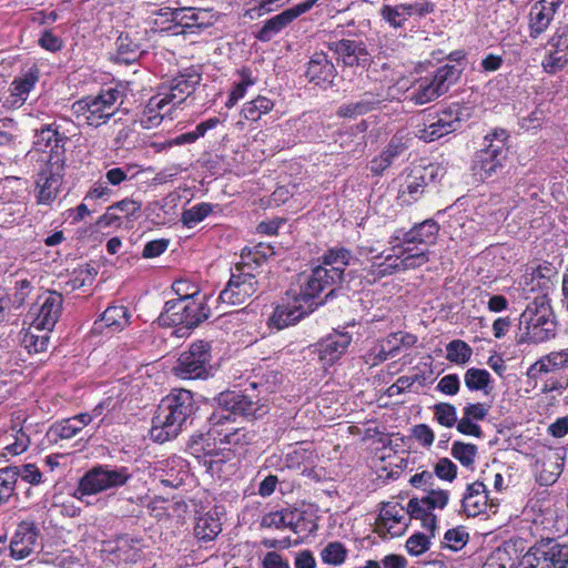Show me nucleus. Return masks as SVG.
Here are the masks:
<instances>
[{
    "mask_svg": "<svg viewBox=\"0 0 568 568\" xmlns=\"http://www.w3.org/2000/svg\"><path fill=\"white\" fill-rule=\"evenodd\" d=\"M195 410L193 395L187 389H174L162 398L152 419V439L164 443L175 438Z\"/></svg>",
    "mask_w": 568,
    "mask_h": 568,
    "instance_id": "nucleus-1",
    "label": "nucleus"
},
{
    "mask_svg": "<svg viewBox=\"0 0 568 568\" xmlns=\"http://www.w3.org/2000/svg\"><path fill=\"white\" fill-rule=\"evenodd\" d=\"M547 293L536 296L520 315L518 343L541 344L555 338L557 322Z\"/></svg>",
    "mask_w": 568,
    "mask_h": 568,
    "instance_id": "nucleus-2",
    "label": "nucleus"
},
{
    "mask_svg": "<svg viewBox=\"0 0 568 568\" xmlns=\"http://www.w3.org/2000/svg\"><path fill=\"white\" fill-rule=\"evenodd\" d=\"M508 138L505 129H495L485 135L484 146L475 153L471 164L473 174L478 180L494 178L504 168Z\"/></svg>",
    "mask_w": 568,
    "mask_h": 568,
    "instance_id": "nucleus-3",
    "label": "nucleus"
},
{
    "mask_svg": "<svg viewBox=\"0 0 568 568\" xmlns=\"http://www.w3.org/2000/svg\"><path fill=\"white\" fill-rule=\"evenodd\" d=\"M205 300L206 295H203L202 298L184 295L182 298L168 301L158 318L159 324L168 327L182 326L185 329L197 326L211 314Z\"/></svg>",
    "mask_w": 568,
    "mask_h": 568,
    "instance_id": "nucleus-4",
    "label": "nucleus"
},
{
    "mask_svg": "<svg viewBox=\"0 0 568 568\" xmlns=\"http://www.w3.org/2000/svg\"><path fill=\"white\" fill-rule=\"evenodd\" d=\"M122 92L115 88L100 91L97 95H88L72 104L73 114L82 118L89 126L100 128L119 110Z\"/></svg>",
    "mask_w": 568,
    "mask_h": 568,
    "instance_id": "nucleus-5",
    "label": "nucleus"
},
{
    "mask_svg": "<svg viewBox=\"0 0 568 568\" xmlns=\"http://www.w3.org/2000/svg\"><path fill=\"white\" fill-rule=\"evenodd\" d=\"M132 477L129 468L112 465H95L80 478L73 497L80 501L85 497L124 486Z\"/></svg>",
    "mask_w": 568,
    "mask_h": 568,
    "instance_id": "nucleus-6",
    "label": "nucleus"
},
{
    "mask_svg": "<svg viewBox=\"0 0 568 568\" xmlns=\"http://www.w3.org/2000/svg\"><path fill=\"white\" fill-rule=\"evenodd\" d=\"M460 75L462 69L456 65L439 67L434 74L420 78L413 84L409 100L417 105L432 102L445 94Z\"/></svg>",
    "mask_w": 568,
    "mask_h": 568,
    "instance_id": "nucleus-7",
    "label": "nucleus"
},
{
    "mask_svg": "<svg viewBox=\"0 0 568 568\" xmlns=\"http://www.w3.org/2000/svg\"><path fill=\"white\" fill-rule=\"evenodd\" d=\"M393 254H387L383 262H373L368 268H364L366 277L372 276L373 281L392 275L397 271L419 267L428 262L427 251L415 250L409 245L393 247Z\"/></svg>",
    "mask_w": 568,
    "mask_h": 568,
    "instance_id": "nucleus-8",
    "label": "nucleus"
},
{
    "mask_svg": "<svg viewBox=\"0 0 568 568\" xmlns=\"http://www.w3.org/2000/svg\"><path fill=\"white\" fill-rule=\"evenodd\" d=\"M253 268L248 262L236 263L225 288L220 293L219 300L224 304L241 305L251 298L260 286Z\"/></svg>",
    "mask_w": 568,
    "mask_h": 568,
    "instance_id": "nucleus-9",
    "label": "nucleus"
},
{
    "mask_svg": "<svg viewBox=\"0 0 568 568\" xmlns=\"http://www.w3.org/2000/svg\"><path fill=\"white\" fill-rule=\"evenodd\" d=\"M470 116L469 108L454 103L438 112L434 118L418 128L416 135L424 141H434L462 126V122Z\"/></svg>",
    "mask_w": 568,
    "mask_h": 568,
    "instance_id": "nucleus-10",
    "label": "nucleus"
},
{
    "mask_svg": "<svg viewBox=\"0 0 568 568\" xmlns=\"http://www.w3.org/2000/svg\"><path fill=\"white\" fill-rule=\"evenodd\" d=\"M217 400L220 407L211 417L213 425L222 424L223 420L230 419L231 415L258 418L267 413L264 404L242 393H222Z\"/></svg>",
    "mask_w": 568,
    "mask_h": 568,
    "instance_id": "nucleus-11",
    "label": "nucleus"
},
{
    "mask_svg": "<svg viewBox=\"0 0 568 568\" xmlns=\"http://www.w3.org/2000/svg\"><path fill=\"white\" fill-rule=\"evenodd\" d=\"M210 361V344L197 341L179 356L173 372L183 379L205 378L209 375Z\"/></svg>",
    "mask_w": 568,
    "mask_h": 568,
    "instance_id": "nucleus-12",
    "label": "nucleus"
},
{
    "mask_svg": "<svg viewBox=\"0 0 568 568\" xmlns=\"http://www.w3.org/2000/svg\"><path fill=\"white\" fill-rule=\"evenodd\" d=\"M343 272L339 268H327L325 266H316L312 273L300 275V292L294 293V301L303 302L305 305L314 304L313 300L317 297L326 288L341 283Z\"/></svg>",
    "mask_w": 568,
    "mask_h": 568,
    "instance_id": "nucleus-13",
    "label": "nucleus"
},
{
    "mask_svg": "<svg viewBox=\"0 0 568 568\" xmlns=\"http://www.w3.org/2000/svg\"><path fill=\"white\" fill-rule=\"evenodd\" d=\"M63 297L57 292H44L32 304L28 316L36 328L52 331L62 312Z\"/></svg>",
    "mask_w": 568,
    "mask_h": 568,
    "instance_id": "nucleus-14",
    "label": "nucleus"
},
{
    "mask_svg": "<svg viewBox=\"0 0 568 568\" xmlns=\"http://www.w3.org/2000/svg\"><path fill=\"white\" fill-rule=\"evenodd\" d=\"M63 178V162L60 156L51 155L37 180V203L50 205L58 196Z\"/></svg>",
    "mask_w": 568,
    "mask_h": 568,
    "instance_id": "nucleus-15",
    "label": "nucleus"
},
{
    "mask_svg": "<svg viewBox=\"0 0 568 568\" xmlns=\"http://www.w3.org/2000/svg\"><path fill=\"white\" fill-rule=\"evenodd\" d=\"M353 341L348 332L334 329L313 345V352L317 355L323 368L333 366L347 353Z\"/></svg>",
    "mask_w": 568,
    "mask_h": 568,
    "instance_id": "nucleus-16",
    "label": "nucleus"
},
{
    "mask_svg": "<svg viewBox=\"0 0 568 568\" xmlns=\"http://www.w3.org/2000/svg\"><path fill=\"white\" fill-rule=\"evenodd\" d=\"M316 2L317 0H305L266 20L256 39L262 42L271 41L296 18L311 10Z\"/></svg>",
    "mask_w": 568,
    "mask_h": 568,
    "instance_id": "nucleus-17",
    "label": "nucleus"
},
{
    "mask_svg": "<svg viewBox=\"0 0 568 568\" xmlns=\"http://www.w3.org/2000/svg\"><path fill=\"white\" fill-rule=\"evenodd\" d=\"M39 537L40 530L34 523L21 521L10 541L11 556L17 560L29 557L40 546Z\"/></svg>",
    "mask_w": 568,
    "mask_h": 568,
    "instance_id": "nucleus-18",
    "label": "nucleus"
},
{
    "mask_svg": "<svg viewBox=\"0 0 568 568\" xmlns=\"http://www.w3.org/2000/svg\"><path fill=\"white\" fill-rule=\"evenodd\" d=\"M551 48L544 58L541 65L547 73H557L568 64V28H558L549 38Z\"/></svg>",
    "mask_w": 568,
    "mask_h": 568,
    "instance_id": "nucleus-19",
    "label": "nucleus"
},
{
    "mask_svg": "<svg viewBox=\"0 0 568 568\" xmlns=\"http://www.w3.org/2000/svg\"><path fill=\"white\" fill-rule=\"evenodd\" d=\"M174 20V27H181V33L193 32V29H204L214 23V16L207 9H196L191 7L174 8V11H166Z\"/></svg>",
    "mask_w": 568,
    "mask_h": 568,
    "instance_id": "nucleus-20",
    "label": "nucleus"
},
{
    "mask_svg": "<svg viewBox=\"0 0 568 568\" xmlns=\"http://www.w3.org/2000/svg\"><path fill=\"white\" fill-rule=\"evenodd\" d=\"M562 4V0H539L529 11V36L537 39L551 23L555 13Z\"/></svg>",
    "mask_w": 568,
    "mask_h": 568,
    "instance_id": "nucleus-21",
    "label": "nucleus"
},
{
    "mask_svg": "<svg viewBox=\"0 0 568 568\" xmlns=\"http://www.w3.org/2000/svg\"><path fill=\"white\" fill-rule=\"evenodd\" d=\"M336 73L334 64L324 52H315L307 63L306 77L315 85L329 87Z\"/></svg>",
    "mask_w": 568,
    "mask_h": 568,
    "instance_id": "nucleus-22",
    "label": "nucleus"
},
{
    "mask_svg": "<svg viewBox=\"0 0 568 568\" xmlns=\"http://www.w3.org/2000/svg\"><path fill=\"white\" fill-rule=\"evenodd\" d=\"M200 74L190 77H176L170 82L169 87L159 94L166 102V104L171 105L173 109L181 104L195 90V87L197 83H200Z\"/></svg>",
    "mask_w": 568,
    "mask_h": 568,
    "instance_id": "nucleus-23",
    "label": "nucleus"
},
{
    "mask_svg": "<svg viewBox=\"0 0 568 568\" xmlns=\"http://www.w3.org/2000/svg\"><path fill=\"white\" fill-rule=\"evenodd\" d=\"M464 513L468 517H476L489 507L486 486L483 481H475L467 486L462 499Z\"/></svg>",
    "mask_w": 568,
    "mask_h": 568,
    "instance_id": "nucleus-24",
    "label": "nucleus"
},
{
    "mask_svg": "<svg viewBox=\"0 0 568 568\" xmlns=\"http://www.w3.org/2000/svg\"><path fill=\"white\" fill-rule=\"evenodd\" d=\"M335 52L347 67H365L371 61V55L363 42L343 39L335 43Z\"/></svg>",
    "mask_w": 568,
    "mask_h": 568,
    "instance_id": "nucleus-25",
    "label": "nucleus"
},
{
    "mask_svg": "<svg viewBox=\"0 0 568 568\" xmlns=\"http://www.w3.org/2000/svg\"><path fill=\"white\" fill-rule=\"evenodd\" d=\"M296 304L280 305L275 308L271 324L278 329L285 328L290 325L297 323L304 315L313 311L312 304L305 305L303 302H296Z\"/></svg>",
    "mask_w": 568,
    "mask_h": 568,
    "instance_id": "nucleus-26",
    "label": "nucleus"
},
{
    "mask_svg": "<svg viewBox=\"0 0 568 568\" xmlns=\"http://www.w3.org/2000/svg\"><path fill=\"white\" fill-rule=\"evenodd\" d=\"M168 106L160 94L152 97L139 118L140 125L146 130L158 128L172 111Z\"/></svg>",
    "mask_w": 568,
    "mask_h": 568,
    "instance_id": "nucleus-27",
    "label": "nucleus"
},
{
    "mask_svg": "<svg viewBox=\"0 0 568 568\" xmlns=\"http://www.w3.org/2000/svg\"><path fill=\"white\" fill-rule=\"evenodd\" d=\"M37 80L38 78L32 73H28L21 79H14L9 87V94L3 101V106L8 109L22 106L34 88Z\"/></svg>",
    "mask_w": 568,
    "mask_h": 568,
    "instance_id": "nucleus-28",
    "label": "nucleus"
},
{
    "mask_svg": "<svg viewBox=\"0 0 568 568\" xmlns=\"http://www.w3.org/2000/svg\"><path fill=\"white\" fill-rule=\"evenodd\" d=\"M407 513L399 504L387 503L381 509L379 525L387 529L390 535H399L405 530Z\"/></svg>",
    "mask_w": 568,
    "mask_h": 568,
    "instance_id": "nucleus-29",
    "label": "nucleus"
},
{
    "mask_svg": "<svg viewBox=\"0 0 568 568\" xmlns=\"http://www.w3.org/2000/svg\"><path fill=\"white\" fill-rule=\"evenodd\" d=\"M91 422L92 416L88 413L79 414L52 425L50 428V434L55 439H71L75 437Z\"/></svg>",
    "mask_w": 568,
    "mask_h": 568,
    "instance_id": "nucleus-30",
    "label": "nucleus"
},
{
    "mask_svg": "<svg viewBox=\"0 0 568 568\" xmlns=\"http://www.w3.org/2000/svg\"><path fill=\"white\" fill-rule=\"evenodd\" d=\"M382 101L379 94L365 92L358 101L342 104L336 114L339 118H356L374 110Z\"/></svg>",
    "mask_w": 568,
    "mask_h": 568,
    "instance_id": "nucleus-31",
    "label": "nucleus"
},
{
    "mask_svg": "<svg viewBox=\"0 0 568 568\" xmlns=\"http://www.w3.org/2000/svg\"><path fill=\"white\" fill-rule=\"evenodd\" d=\"M0 202V224L12 225L19 223L27 212V203L12 199L11 193H3Z\"/></svg>",
    "mask_w": 568,
    "mask_h": 568,
    "instance_id": "nucleus-32",
    "label": "nucleus"
},
{
    "mask_svg": "<svg viewBox=\"0 0 568 568\" xmlns=\"http://www.w3.org/2000/svg\"><path fill=\"white\" fill-rule=\"evenodd\" d=\"M438 232L439 225L437 222L434 220H426L406 232L403 242L405 245L414 243L432 245L436 242Z\"/></svg>",
    "mask_w": 568,
    "mask_h": 568,
    "instance_id": "nucleus-33",
    "label": "nucleus"
},
{
    "mask_svg": "<svg viewBox=\"0 0 568 568\" xmlns=\"http://www.w3.org/2000/svg\"><path fill=\"white\" fill-rule=\"evenodd\" d=\"M426 186L425 175L422 170L412 172L400 185L398 200L406 205L416 202L424 193Z\"/></svg>",
    "mask_w": 568,
    "mask_h": 568,
    "instance_id": "nucleus-34",
    "label": "nucleus"
},
{
    "mask_svg": "<svg viewBox=\"0 0 568 568\" xmlns=\"http://www.w3.org/2000/svg\"><path fill=\"white\" fill-rule=\"evenodd\" d=\"M50 332V329L36 328L34 324L30 323V326L20 333V344L29 354L44 352L49 345Z\"/></svg>",
    "mask_w": 568,
    "mask_h": 568,
    "instance_id": "nucleus-35",
    "label": "nucleus"
},
{
    "mask_svg": "<svg viewBox=\"0 0 568 568\" xmlns=\"http://www.w3.org/2000/svg\"><path fill=\"white\" fill-rule=\"evenodd\" d=\"M129 312L123 305L109 306L101 318L94 323L95 329L108 327L113 332H120L129 325Z\"/></svg>",
    "mask_w": 568,
    "mask_h": 568,
    "instance_id": "nucleus-36",
    "label": "nucleus"
},
{
    "mask_svg": "<svg viewBox=\"0 0 568 568\" xmlns=\"http://www.w3.org/2000/svg\"><path fill=\"white\" fill-rule=\"evenodd\" d=\"M406 513L409 518L419 519L422 521V526L430 531L432 536H434V531L436 529V516L429 510V506L424 503L423 498H412L407 504Z\"/></svg>",
    "mask_w": 568,
    "mask_h": 568,
    "instance_id": "nucleus-37",
    "label": "nucleus"
},
{
    "mask_svg": "<svg viewBox=\"0 0 568 568\" xmlns=\"http://www.w3.org/2000/svg\"><path fill=\"white\" fill-rule=\"evenodd\" d=\"M221 531L220 520L211 515L200 517L194 527L196 538L203 541L213 540Z\"/></svg>",
    "mask_w": 568,
    "mask_h": 568,
    "instance_id": "nucleus-38",
    "label": "nucleus"
},
{
    "mask_svg": "<svg viewBox=\"0 0 568 568\" xmlns=\"http://www.w3.org/2000/svg\"><path fill=\"white\" fill-rule=\"evenodd\" d=\"M273 106L274 103L271 99L260 95L244 104L242 114L248 121H257L263 114L268 113Z\"/></svg>",
    "mask_w": 568,
    "mask_h": 568,
    "instance_id": "nucleus-39",
    "label": "nucleus"
},
{
    "mask_svg": "<svg viewBox=\"0 0 568 568\" xmlns=\"http://www.w3.org/2000/svg\"><path fill=\"white\" fill-rule=\"evenodd\" d=\"M353 260L352 252L345 247L329 248L322 257L323 265L327 268H339L343 273L345 266Z\"/></svg>",
    "mask_w": 568,
    "mask_h": 568,
    "instance_id": "nucleus-40",
    "label": "nucleus"
},
{
    "mask_svg": "<svg viewBox=\"0 0 568 568\" xmlns=\"http://www.w3.org/2000/svg\"><path fill=\"white\" fill-rule=\"evenodd\" d=\"M446 358L458 365L466 364L471 355L473 348L462 339H454L446 345Z\"/></svg>",
    "mask_w": 568,
    "mask_h": 568,
    "instance_id": "nucleus-41",
    "label": "nucleus"
},
{
    "mask_svg": "<svg viewBox=\"0 0 568 568\" xmlns=\"http://www.w3.org/2000/svg\"><path fill=\"white\" fill-rule=\"evenodd\" d=\"M490 381V374L486 369L471 367L464 375L465 385L469 390H483L485 394H488Z\"/></svg>",
    "mask_w": 568,
    "mask_h": 568,
    "instance_id": "nucleus-42",
    "label": "nucleus"
},
{
    "mask_svg": "<svg viewBox=\"0 0 568 568\" xmlns=\"http://www.w3.org/2000/svg\"><path fill=\"white\" fill-rule=\"evenodd\" d=\"M347 549L339 541L328 542L321 551L323 562L332 566H339L345 562Z\"/></svg>",
    "mask_w": 568,
    "mask_h": 568,
    "instance_id": "nucleus-43",
    "label": "nucleus"
},
{
    "mask_svg": "<svg viewBox=\"0 0 568 568\" xmlns=\"http://www.w3.org/2000/svg\"><path fill=\"white\" fill-rule=\"evenodd\" d=\"M275 254L273 246L270 244L258 243L253 248L245 247L241 254V262H248L256 266L265 262Z\"/></svg>",
    "mask_w": 568,
    "mask_h": 568,
    "instance_id": "nucleus-44",
    "label": "nucleus"
},
{
    "mask_svg": "<svg viewBox=\"0 0 568 568\" xmlns=\"http://www.w3.org/2000/svg\"><path fill=\"white\" fill-rule=\"evenodd\" d=\"M551 568L568 567V545L558 544L552 540L544 541Z\"/></svg>",
    "mask_w": 568,
    "mask_h": 568,
    "instance_id": "nucleus-45",
    "label": "nucleus"
},
{
    "mask_svg": "<svg viewBox=\"0 0 568 568\" xmlns=\"http://www.w3.org/2000/svg\"><path fill=\"white\" fill-rule=\"evenodd\" d=\"M213 211V206L210 203H199L191 209L184 210L182 213L181 221L187 227H193L197 223L202 222Z\"/></svg>",
    "mask_w": 568,
    "mask_h": 568,
    "instance_id": "nucleus-46",
    "label": "nucleus"
},
{
    "mask_svg": "<svg viewBox=\"0 0 568 568\" xmlns=\"http://www.w3.org/2000/svg\"><path fill=\"white\" fill-rule=\"evenodd\" d=\"M381 16L392 27L400 28L409 17V12L407 11L406 3H402L395 7L385 4L381 9Z\"/></svg>",
    "mask_w": 568,
    "mask_h": 568,
    "instance_id": "nucleus-47",
    "label": "nucleus"
},
{
    "mask_svg": "<svg viewBox=\"0 0 568 568\" xmlns=\"http://www.w3.org/2000/svg\"><path fill=\"white\" fill-rule=\"evenodd\" d=\"M435 420L447 428H452L457 423V410L453 404L438 403L433 406Z\"/></svg>",
    "mask_w": 568,
    "mask_h": 568,
    "instance_id": "nucleus-48",
    "label": "nucleus"
},
{
    "mask_svg": "<svg viewBox=\"0 0 568 568\" xmlns=\"http://www.w3.org/2000/svg\"><path fill=\"white\" fill-rule=\"evenodd\" d=\"M476 455V445L455 442L452 446V456L465 467H469L474 464Z\"/></svg>",
    "mask_w": 568,
    "mask_h": 568,
    "instance_id": "nucleus-49",
    "label": "nucleus"
},
{
    "mask_svg": "<svg viewBox=\"0 0 568 568\" xmlns=\"http://www.w3.org/2000/svg\"><path fill=\"white\" fill-rule=\"evenodd\" d=\"M16 474L8 467L0 469V506L10 499L14 491Z\"/></svg>",
    "mask_w": 568,
    "mask_h": 568,
    "instance_id": "nucleus-50",
    "label": "nucleus"
},
{
    "mask_svg": "<svg viewBox=\"0 0 568 568\" xmlns=\"http://www.w3.org/2000/svg\"><path fill=\"white\" fill-rule=\"evenodd\" d=\"M8 469H12L16 474V481L20 477L22 480L32 485L41 483L42 474L34 464H26L22 466H9Z\"/></svg>",
    "mask_w": 568,
    "mask_h": 568,
    "instance_id": "nucleus-51",
    "label": "nucleus"
},
{
    "mask_svg": "<svg viewBox=\"0 0 568 568\" xmlns=\"http://www.w3.org/2000/svg\"><path fill=\"white\" fill-rule=\"evenodd\" d=\"M97 274V270L88 264L75 268L71 280L72 288H80L87 285H92Z\"/></svg>",
    "mask_w": 568,
    "mask_h": 568,
    "instance_id": "nucleus-52",
    "label": "nucleus"
},
{
    "mask_svg": "<svg viewBox=\"0 0 568 568\" xmlns=\"http://www.w3.org/2000/svg\"><path fill=\"white\" fill-rule=\"evenodd\" d=\"M166 11H174L173 8L163 7L159 10L152 12V26L154 30H159L161 32L174 30V20L165 13Z\"/></svg>",
    "mask_w": 568,
    "mask_h": 568,
    "instance_id": "nucleus-53",
    "label": "nucleus"
},
{
    "mask_svg": "<svg viewBox=\"0 0 568 568\" xmlns=\"http://www.w3.org/2000/svg\"><path fill=\"white\" fill-rule=\"evenodd\" d=\"M254 437V434L245 430L244 428H231L226 432L223 437L220 438L229 445L243 446L250 444Z\"/></svg>",
    "mask_w": 568,
    "mask_h": 568,
    "instance_id": "nucleus-54",
    "label": "nucleus"
},
{
    "mask_svg": "<svg viewBox=\"0 0 568 568\" xmlns=\"http://www.w3.org/2000/svg\"><path fill=\"white\" fill-rule=\"evenodd\" d=\"M241 77V82L236 83L233 87L232 91L230 92L229 99L225 103V106L229 109L233 108L236 104V102L244 97L247 87L254 83L253 80L247 74V72L242 71Z\"/></svg>",
    "mask_w": 568,
    "mask_h": 568,
    "instance_id": "nucleus-55",
    "label": "nucleus"
},
{
    "mask_svg": "<svg viewBox=\"0 0 568 568\" xmlns=\"http://www.w3.org/2000/svg\"><path fill=\"white\" fill-rule=\"evenodd\" d=\"M406 150L407 145L404 139L402 136L394 135L382 154L393 164Z\"/></svg>",
    "mask_w": 568,
    "mask_h": 568,
    "instance_id": "nucleus-56",
    "label": "nucleus"
},
{
    "mask_svg": "<svg viewBox=\"0 0 568 568\" xmlns=\"http://www.w3.org/2000/svg\"><path fill=\"white\" fill-rule=\"evenodd\" d=\"M468 539V534L462 528L449 529L446 531L444 540L445 545L450 549H462Z\"/></svg>",
    "mask_w": 568,
    "mask_h": 568,
    "instance_id": "nucleus-57",
    "label": "nucleus"
},
{
    "mask_svg": "<svg viewBox=\"0 0 568 568\" xmlns=\"http://www.w3.org/2000/svg\"><path fill=\"white\" fill-rule=\"evenodd\" d=\"M429 539L424 534H415L406 541V549L410 555L418 556L428 550Z\"/></svg>",
    "mask_w": 568,
    "mask_h": 568,
    "instance_id": "nucleus-58",
    "label": "nucleus"
},
{
    "mask_svg": "<svg viewBox=\"0 0 568 568\" xmlns=\"http://www.w3.org/2000/svg\"><path fill=\"white\" fill-rule=\"evenodd\" d=\"M434 470L438 478L448 481H453L457 475V466L448 458H440Z\"/></svg>",
    "mask_w": 568,
    "mask_h": 568,
    "instance_id": "nucleus-59",
    "label": "nucleus"
},
{
    "mask_svg": "<svg viewBox=\"0 0 568 568\" xmlns=\"http://www.w3.org/2000/svg\"><path fill=\"white\" fill-rule=\"evenodd\" d=\"M424 503L429 506L432 511L435 508L443 509L449 500V494L447 490H430L426 496L423 497Z\"/></svg>",
    "mask_w": 568,
    "mask_h": 568,
    "instance_id": "nucleus-60",
    "label": "nucleus"
},
{
    "mask_svg": "<svg viewBox=\"0 0 568 568\" xmlns=\"http://www.w3.org/2000/svg\"><path fill=\"white\" fill-rule=\"evenodd\" d=\"M413 437L424 447H429L435 440L433 429L426 424L415 425L412 429Z\"/></svg>",
    "mask_w": 568,
    "mask_h": 568,
    "instance_id": "nucleus-61",
    "label": "nucleus"
},
{
    "mask_svg": "<svg viewBox=\"0 0 568 568\" xmlns=\"http://www.w3.org/2000/svg\"><path fill=\"white\" fill-rule=\"evenodd\" d=\"M460 382L456 374H448L439 379L436 389L445 395H456L459 390Z\"/></svg>",
    "mask_w": 568,
    "mask_h": 568,
    "instance_id": "nucleus-62",
    "label": "nucleus"
},
{
    "mask_svg": "<svg viewBox=\"0 0 568 568\" xmlns=\"http://www.w3.org/2000/svg\"><path fill=\"white\" fill-rule=\"evenodd\" d=\"M546 356V362L551 365L555 372L568 367V348L550 352Z\"/></svg>",
    "mask_w": 568,
    "mask_h": 568,
    "instance_id": "nucleus-63",
    "label": "nucleus"
},
{
    "mask_svg": "<svg viewBox=\"0 0 568 568\" xmlns=\"http://www.w3.org/2000/svg\"><path fill=\"white\" fill-rule=\"evenodd\" d=\"M509 560L508 552L498 549L486 559L483 568H508Z\"/></svg>",
    "mask_w": 568,
    "mask_h": 568,
    "instance_id": "nucleus-64",
    "label": "nucleus"
}]
</instances>
